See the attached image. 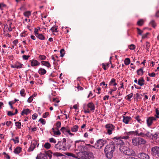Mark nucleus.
<instances>
[{
    "mask_svg": "<svg viewBox=\"0 0 159 159\" xmlns=\"http://www.w3.org/2000/svg\"><path fill=\"white\" fill-rule=\"evenodd\" d=\"M115 149V145L113 143H111L106 146L104 149V152L106 157L108 158H111L113 157V153Z\"/></svg>",
    "mask_w": 159,
    "mask_h": 159,
    "instance_id": "f257e3e1",
    "label": "nucleus"
},
{
    "mask_svg": "<svg viewBox=\"0 0 159 159\" xmlns=\"http://www.w3.org/2000/svg\"><path fill=\"white\" fill-rule=\"evenodd\" d=\"M81 140H77L75 141V152H78L81 155L82 152H84L87 151V147L86 146H84L82 144Z\"/></svg>",
    "mask_w": 159,
    "mask_h": 159,
    "instance_id": "f03ea898",
    "label": "nucleus"
},
{
    "mask_svg": "<svg viewBox=\"0 0 159 159\" xmlns=\"http://www.w3.org/2000/svg\"><path fill=\"white\" fill-rule=\"evenodd\" d=\"M120 150L121 152L128 155H133L134 154V152L133 150H131L124 146H121Z\"/></svg>",
    "mask_w": 159,
    "mask_h": 159,
    "instance_id": "7ed1b4c3",
    "label": "nucleus"
},
{
    "mask_svg": "<svg viewBox=\"0 0 159 159\" xmlns=\"http://www.w3.org/2000/svg\"><path fill=\"white\" fill-rule=\"evenodd\" d=\"M80 157L82 159H94V157L92 152H87L86 151L84 152H82Z\"/></svg>",
    "mask_w": 159,
    "mask_h": 159,
    "instance_id": "20e7f679",
    "label": "nucleus"
},
{
    "mask_svg": "<svg viewBox=\"0 0 159 159\" xmlns=\"http://www.w3.org/2000/svg\"><path fill=\"white\" fill-rule=\"evenodd\" d=\"M135 132L136 133V135L138 136H140L143 138H145L146 139H150L151 138L152 134L148 131H146L144 132H139V131L137 130L135 131Z\"/></svg>",
    "mask_w": 159,
    "mask_h": 159,
    "instance_id": "39448f33",
    "label": "nucleus"
},
{
    "mask_svg": "<svg viewBox=\"0 0 159 159\" xmlns=\"http://www.w3.org/2000/svg\"><path fill=\"white\" fill-rule=\"evenodd\" d=\"M106 143V141L102 139L98 140L93 147L97 149H101Z\"/></svg>",
    "mask_w": 159,
    "mask_h": 159,
    "instance_id": "423d86ee",
    "label": "nucleus"
},
{
    "mask_svg": "<svg viewBox=\"0 0 159 159\" xmlns=\"http://www.w3.org/2000/svg\"><path fill=\"white\" fill-rule=\"evenodd\" d=\"M55 148L57 149L61 150V151H65L67 149L66 144L61 143V141H59L57 144H55Z\"/></svg>",
    "mask_w": 159,
    "mask_h": 159,
    "instance_id": "0eeeda50",
    "label": "nucleus"
},
{
    "mask_svg": "<svg viewBox=\"0 0 159 159\" xmlns=\"http://www.w3.org/2000/svg\"><path fill=\"white\" fill-rule=\"evenodd\" d=\"M105 127L107 129V133L109 134H111L112 133V131L115 129V127L111 124H107L105 125Z\"/></svg>",
    "mask_w": 159,
    "mask_h": 159,
    "instance_id": "6e6552de",
    "label": "nucleus"
},
{
    "mask_svg": "<svg viewBox=\"0 0 159 159\" xmlns=\"http://www.w3.org/2000/svg\"><path fill=\"white\" fill-rule=\"evenodd\" d=\"M151 153L159 157V147L155 146L152 147L151 148Z\"/></svg>",
    "mask_w": 159,
    "mask_h": 159,
    "instance_id": "1a4fd4ad",
    "label": "nucleus"
},
{
    "mask_svg": "<svg viewBox=\"0 0 159 159\" xmlns=\"http://www.w3.org/2000/svg\"><path fill=\"white\" fill-rule=\"evenodd\" d=\"M156 118L153 116L149 117L146 120L148 126L150 127L152 125L153 122L154 121H156Z\"/></svg>",
    "mask_w": 159,
    "mask_h": 159,
    "instance_id": "9d476101",
    "label": "nucleus"
},
{
    "mask_svg": "<svg viewBox=\"0 0 159 159\" xmlns=\"http://www.w3.org/2000/svg\"><path fill=\"white\" fill-rule=\"evenodd\" d=\"M138 156L139 159H150V157L148 155L144 152L139 154Z\"/></svg>",
    "mask_w": 159,
    "mask_h": 159,
    "instance_id": "9b49d317",
    "label": "nucleus"
},
{
    "mask_svg": "<svg viewBox=\"0 0 159 159\" xmlns=\"http://www.w3.org/2000/svg\"><path fill=\"white\" fill-rule=\"evenodd\" d=\"M37 144V141L35 140H32L31 142L30 147L28 150V151L29 152L32 151L35 148Z\"/></svg>",
    "mask_w": 159,
    "mask_h": 159,
    "instance_id": "f8f14e48",
    "label": "nucleus"
},
{
    "mask_svg": "<svg viewBox=\"0 0 159 159\" xmlns=\"http://www.w3.org/2000/svg\"><path fill=\"white\" fill-rule=\"evenodd\" d=\"M36 159H48V157L46 154L41 153L37 155Z\"/></svg>",
    "mask_w": 159,
    "mask_h": 159,
    "instance_id": "ddd939ff",
    "label": "nucleus"
},
{
    "mask_svg": "<svg viewBox=\"0 0 159 159\" xmlns=\"http://www.w3.org/2000/svg\"><path fill=\"white\" fill-rule=\"evenodd\" d=\"M31 65L32 66H39L40 65V63L35 60H30Z\"/></svg>",
    "mask_w": 159,
    "mask_h": 159,
    "instance_id": "4468645a",
    "label": "nucleus"
},
{
    "mask_svg": "<svg viewBox=\"0 0 159 159\" xmlns=\"http://www.w3.org/2000/svg\"><path fill=\"white\" fill-rule=\"evenodd\" d=\"M132 142L134 146H136L139 145V138H133L132 139Z\"/></svg>",
    "mask_w": 159,
    "mask_h": 159,
    "instance_id": "2eb2a0df",
    "label": "nucleus"
},
{
    "mask_svg": "<svg viewBox=\"0 0 159 159\" xmlns=\"http://www.w3.org/2000/svg\"><path fill=\"white\" fill-rule=\"evenodd\" d=\"M131 117L129 116H123V121L125 124H128L129 121L131 120Z\"/></svg>",
    "mask_w": 159,
    "mask_h": 159,
    "instance_id": "dca6fc26",
    "label": "nucleus"
},
{
    "mask_svg": "<svg viewBox=\"0 0 159 159\" xmlns=\"http://www.w3.org/2000/svg\"><path fill=\"white\" fill-rule=\"evenodd\" d=\"M22 64L19 62H17L15 64L11 66V67L13 68L20 69L22 68Z\"/></svg>",
    "mask_w": 159,
    "mask_h": 159,
    "instance_id": "f3484780",
    "label": "nucleus"
},
{
    "mask_svg": "<svg viewBox=\"0 0 159 159\" xmlns=\"http://www.w3.org/2000/svg\"><path fill=\"white\" fill-rule=\"evenodd\" d=\"M87 107L88 108L90 109V111H93L95 110V106L93 103L92 102L88 103L87 105Z\"/></svg>",
    "mask_w": 159,
    "mask_h": 159,
    "instance_id": "a211bd4d",
    "label": "nucleus"
},
{
    "mask_svg": "<svg viewBox=\"0 0 159 159\" xmlns=\"http://www.w3.org/2000/svg\"><path fill=\"white\" fill-rule=\"evenodd\" d=\"M31 112V111L28 108L23 110L22 111L21 115H28Z\"/></svg>",
    "mask_w": 159,
    "mask_h": 159,
    "instance_id": "6ab92c4d",
    "label": "nucleus"
},
{
    "mask_svg": "<svg viewBox=\"0 0 159 159\" xmlns=\"http://www.w3.org/2000/svg\"><path fill=\"white\" fill-rule=\"evenodd\" d=\"M46 70L44 69L40 68L39 69L38 73L41 75H44L46 73Z\"/></svg>",
    "mask_w": 159,
    "mask_h": 159,
    "instance_id": "aec40b11",
    "label": "nucleus"
},
{
    "mask_svg": "<svg viewBox=\"0 0 159 159\" xmlns=\"http://www.w3.org/2000/svg\"><path fill=\"white\" fill-rule=\"evenodd\" d=\"M139 145L144 144L146 143V141L142 138L139 137Z\"/></svg>",
    "mask_w": 159,
    "mask_h": 159,
    "instance_id": "412c9836",
    "label": "nucleus"
},
{
    "mask_svg": "<svg viewBox=\"0 0 159 159\" xmlns=\"http://www.w3.org/2000/svg\"><path fill=\"white\" fill-rule=\"evenodd\" d=\"M41 65L44 66L48 68H49L51 66L50 63L48 61H43L41 62Z\"/></svg>",
    "mask_w": 159,
    "mask_h": 159,
    "instance_id": "4be33fe9",
    "label": "nucleus"
},
{
    "mask_svg": "<svg viewBox=\"0 0 159 159\" xmlns=\"http://www.w3.org/2000/svg\"><path fill=\"white\" fill-rule=\"evenodd\" d=\"M144 80L143 78H141L138 80V84L140 86H142L144 84Z\"/></svg>",
    "mask_w": 159,
    "mask_h": 159,
    "instance_id": "5701e85b",
    "label": "nucleus"
},
{
    "mask_svg": "<svg viewBox=\"0 0 159 159\" xmlns=\"http://www.w3.org/2000/svg\"><path fill=\"white\" fill-rule=\"evenodd\" d=\"M79 126L77 125H75L71 128V131L73 132H76L78 129Z\"/></svg>",
    "mask_w": 159,
    "mask_h": 159,
    "instance_id": "b1692460",
    "label": "nucleus"
},
{
    "mask_svg": "<svg viewBox=\"0 0 159 159\" xmlns=\"http://www.w3.org/2000/svg\"><path fill=\"white\" fill-rule=\"evenodd\" d=\"M21 150V148L20 147H18L14 149V152L16 154H18L20 152Z\"/></svg>",
    "mask_w": 159,
    "mask_h": 159,
    "instance_id": "393cba45",
    "label": "nucleus"
},
{
    "mask_svg": "<svg viewBox=\"0 0 159 159\" xmlns=\"http://www.w3.org/2000/svg\"><path fill=\"white\" fill-rule=\"evenodd\" d=\"M110 85L116 86L117 85V84L116 83V80L112 78L109 83Z\"/></svg>",
    "mask_w": 159,
    "mask_h": 159,
    "instance_id": "a878e982",
    "label": "nucleus"
},
{
    "mask_svg": "<svg viewBox=\"0 0 159 159\" xmlns=\"http://www.w3.org/2000/svg\"><path fill=\"white\" fill-rule=\"evenodd\" d=\"M137 74L139 75H143V69L141 68L137 70Z\"/></svg>",
    "mask_w": 159,
    "mask_h": 159,
    "instance_id": "bb28decb",
    "label": "nucleus"
},
{
    "mask_svg": "<svg viewBox=\"0 0 159 159\" xmlns=\"http://www.w3.org/2000/svg\"><path fill=\"white\" fill-rule=\"evenodd\" d=\"M144 22V21L143 19H140L138 21L137 24L139 26H141L143 25Z\"/></svg>",
    "mask_w": 159,
    "mask_h": 159,
    "instance_id": "cd10ccee",
    "label": "nucleus"
},
{
    "mask_svg": "<svg viewBox=\"0 0 159 159\" xmlns=\"http://www.w3.org/2000/svg\"><path fill=\"white\" fill-rule=\"evenodd\" d=\"M39 39L41 40H44L45 39L44 36L41 34H39L36 36Z\"/></svg>",
    "mask_w": 159,
    "mask_h": 159,
    "instance_id": "c85d7f7f",
    "label": "nucleus"
},
{
    "mask_svg": "<svg viewBox=\"0 0 159 159\" xmlns=\"http://www.w3.org/2000/svg\"><path fill=\"white\" fill-rule=\"evenodd\" d=\"M65 154L68 156L72 157H73L77 158V157L75 156V155L73 153L69 152H66L65 153Z\"/></svg>",
    "mask_w": 159,
    "mask_h": 159,
    "instance_id": "c756f323",
    "label": "nucleus"
},
{
    "mask_svg": "<svg viewBox=\"0 0 159 159\" xmlns=\"http://www.w3.org/2000/svg\"><path fill=\"white\" fill-rule=\"evenodd\" d=\"M158 134L157 133H155L154 134H152V137L151 139L153 140H155L157 139L158 137Z\"/></svg>",
    "mask_w": 159,
    "mask_h": 159,
    "instance_id": "7c9ffc66",
    "label": "nucleus"
},
{
    "mask_svg": "<svg viewBox=\"0 0 159 159\" xmlns=\"http://www.w3.org/2000/svg\"><path fill=\"white\" fill-rule=\"evenodd\" d=\"M125 64L126 65H128L130 63V60L129 58H127L125 59L124 61Z\"/></svg>",
    "mask_w": 159,
    "mask_h": 159,
    "instance_id": "2f4dec72",
    "label": "nucleus"
},
{
    "mask_svg": "<svg viewBox=\"0 0 159 159\" xmlns=\"http://www.w3.org/2000/svg\"><path fill=\"white\" fill-rule=\"evenodd\" d=\"M20 94L22 97H25V93L24 89H21L20 92Z\"/></svg>",
    "mask_w": 159,
    "mask_h": 159,
    "instance_id": "473e14b6",
    "label": "nucleus"
},
{
    "mask_svg": "<svg viewBox=\"0 0 159 159\" xmlns=\"http://www.w3.org/2000/svg\"><path fill=\"white\" fill-rule=\"evenodd\" d=\"M156 114L154 116L156 118H159V111L158 109L157 108L155 110Z\"/></svg>",
    "mask_w": 159,
    "mask_h": 159,
    "instance_id": "72a5a7b5",
    "label": "nucleus"
},
{
    "mask_svg": "<svg viewBox=\"0 0 159 159\" xmlns=\"http://www.w3.org/2000/svg\"><path fill=\"white\" fill-rule=\"evenodd\" d=\"M51 144L48 143H46L44 145V147L47 149H49L51 147Z\"/></svg>",
    "mask_w": 159,
    "mask_h": 159,
    "instance_id": "f704fd0d",
    "label": "nucleus"
},
{
    "mask_svg": "<svg viewBox=\"0 0 159 159\" xmlns=\"http://www.w3.org/2000/svg\"><path fill=\"white\" fill-rule=\"evenodd\" d=\"M24 15L25 16L29 17L31 15V12L29 11H25L24 13Z\"/></svg>",
    "mask_w": 159,
    "mask_h": 159,
    "instance_id": "c9c22d12",
    "label": "nucleus"
},
{
    "mask_svg": "<svg viewBox=\"0 0 159 159\" xmlns=\"http://www.w3.org/2000/svg\"><path fill=\"white\" fill-rule=\"evenodd\" d=\"M117 143L118 144H120L121 146H124L123 144H124V142L122 140H121L120 139H119L117 140Z\"/></svg>",
    "mask_w": 159,
    "mask_h": 159,
    "instance_id": "e433bc0d",
    "label": "nucleus"
},
{
    "mask_svg": "<svg viewBox=\"0 0 159 159\" xmlns=\"http://www.w3.org/2000/svg\"><path fill=\"white\" fill-rule=\"evenodd\" d=\"M39 59L40 60H45L46 58V57L44 55H40L39 57Z\"/></svg>",
    "mask_w": 159,
    "mask_h": 159,
    "instance_id": "4c0bfd02",
    "label": "nucleus"
},
{
    "mask_svg": "<svg viewBox=\"0 0 159 159\" xmlns=\"http://www.w3.org/2000/svg\"><path fill=\"white\" fill-rule=\"evenodd\" d=\"M15 125L18 128L20 129L21 128V123L19 122H16L15 123Z\"/></svg>",
    "mask_w": 159,
    "mask_h": 159,
    "instance_id": "58836bf2",
    "label": "nucleus"
},
{
    "mask_svg": "<svg viewBox=\"0 0 159 159\" xmlns=\"http://www.w3.org/2000/svg\"><path fill=\"white\" fill-rule=\"evenodd\" d=\"M133 93H131L130 94L128 95L126 97V99L128 100H130V99L133 97Z\"/></svg>",
    "mask_w": 159,
    "mask_h": 159,
    "instance_id": "ea45409f",
    "label": "nucleus"
},
{
    "mask_svg": "<svg viewBox=\"0 0 159 159\" xmlns=\"http://www.w3.org/2000/svg\"><path fill=\"white\" fill-rule=\"evenodd\" d=\"M150 47V44L148 42H147L146 43V49L147 51H148V49H149Z\"/></svg>",
    "mask_w": 159,
    "mask_h": 159,
    "instance_id": "a19ab883",
    "label": "nucleus"
},
{
    "mask_svg": "<svg viewBox=\"0 0 159 159\" xmlns=\"http://www.w3.org/2000/svg\"><path fill=\"white\" fill-rule=\"evenodd\" d=\"M150 24L154 28H155L156 26V23L155 22V21L153 20H152L150 22Z\"/></svg>",
    "mask_w": 159,
    "mask_h": 159,
    "instance_id": "79ce46f5",
    "label": "nucleus"
},
{
    "mask_svg": "<svg viewBox=\"0 0 159 159\" xmlns=\"http://www.w3.org/2000/svg\"><path fill=\"white\" fill-rule=\"evenodd\" d=\"M57 27H52V28L50 29V30H52V32H57Z\"/></svg>",
    "mask_w": 159,
    "mask_h": 159,
    "instance_id": "37998d69",
    "label": "nucleus"
},
{
    "mask_svg": "<svg viewBox=\"0 0 159 159\" xmlns=\"http://www.w3.org/2000/svg\"><path fill=\"white\" fill-rule=\"evenodd\" d=\"M129 48L131 50H134L135 48V46L133 44H131L129 46Z\"/></svg>",
    "mask_w": 159,
    "mask_h": 159,
    "instance_id": "c03bdc74",
    "label": "nucleus"
},
{
    "mask_svg": "<svg viewBox=\"0 0 159 159\" xmlns=\"http://www.w3.org/2000/svg\"><path fill=\"white\" fill-rule=\"evenodd\" d=\"M49 142L51 143H56V140L53 138H52L49 139Z\"/></svg>",
    "mask_w": 159,
    "mask_h": 159,
    "instance_id": "a18cd8bd",
    "label": "nucleus"
},
{
    "mask_svg": "<svg viewBox=\"0 0 159 159\" xmlns=\"http://www.w3.org/2000/svg\"><path fill=\"white\" fill-rule=\"evenodd\" d=\"M34 98V95H32V96L30 97L27 100V101L28 102H32L33 100V98Z\"/></svg>",
    "mask_w": 159,
    "mask_h": 159,
    "instance_id": "49530a36",
    "label": "nucleus"
},
{
    "mask_svg": "<svg viewBox=\"0 0 159 159\" xmlns=\"http://www.w3.org/2000/svg\"><path fill=\"white\" fill-rule=\"evenodd\" d=\"M64 50L63 49H61L60 51V53L61 54V57H63L64 55Z\"/></svg>",
    "mask_w": 159,
    "mask_h": 159,
    "instance_id": "de8ad7c7",
    "label": "nucleus"
},
{
    "mask_svg": "<svg viewBox=\"0 0 159 159\" xmlns=\"http://www.w3.org/2000/svg\"><path fill=\"white\" fill-rule=\"evenodd\" d=\"M12 140L15 143H18L19 142V138L18 137H16L15 139H12Z\"/></svg>",
    "mask_w": 159,
    "mask_h": 159,
    "instance_id": "09e8293b",
    "label": "nucleus"
},
{
    "mask_svg": "<svg viewBox=\"0 0 159 159\" xmlns=\"http://www.w3.org/2000/svg\"><path fill=\"white\" fill-rule=\"evenodd\" d=\"M137 31L138 34L139 35H141L143 33V31L142 30H141L139 28H137Z\"/></svg>",
    "mask_w": 159,
    "mask_h": 159,
    "instance_id": "8fccbe9b",
    "label": "nucleus"
},
{
    "mask_svg": "<svg viewBox=\"0 0 159 159\" xmlns=\"http://www.w3.org/2000/svg\"><path fill=\"white\" fill-rule=\"evenodd\" d=\"M39 121L40 122L43 124L44 125L46 123V121L45 120L42 118H40L39 120Z\"/></svg>",
    "mask_w": 159,
    "mask_h": 159,
    "instance_id": "3c124183",
    "label": "nucleus"
},
{
    "mask_svg": "<svg viewBox=\"0 0 159 159\" xmlns=\"http://www.w3.org/2000/svg\"><path fill=\"white\" fill-rule=\"evenodd\" d=\"M149 34V33L147 32L146 34H143L142 36V39H144L147 38L148 35Z\"/></svg>",
    "mask_w": 159,
    "mask_h": 159,
    "instance_id": "603ef678",
    "label": "nucleus"
},
{
    "mask_svg": "<svg viewBox=\"0 0 159 159\" xmlns=\"http://www.w3.org/2000/svg\"><path fill=\"white\" fill-rule=\"evenodd\" d=\"M27 35V34L25 32L22 33L20 34V36L22 37H25Z\"/></svg>",
    "mask_w": 159,
    "mask_h": 159,
    "instance_id": "864d4df0",
    "label": "nucleus"
},
{
    "mask_svg": "<svg viewBox=\"0 0 159 159\" xmlns=\"http://www.w3.org/2000/svg\"><path fill=\"white\" fill-rule=\"evenodd\" d=\"M135 118L136 119V120L139 122L140 123V121H141V119L139 118V116H136Z\"/></svg>",
    "mask_w": 159,
    "mask_h": 159,
    "instance_id": "5fc2aeb1",
    "label": "nucleus"
},
{
    "mask_svg": "<svg viewBox=\"0 0 159 159\" xmlns=\"http://www.w3.org/2000/svg\"><path fill=\"white\" fill-rule=\"evenodd\" d=\"M30 57V56H26L25 55H24L22 56L24 60H27L29 57Z\"/></svg>",
    "mask_w": 159,
    "mask_h": 159,
    "instance_id": "6e6d98bb",
    "label": "nucleus"
},
{
    "mask_svg": "<svg viewBox=\"0 0 159 159\" xmlns=\"http://www.w3.org/2000/svg\"><path fill=\"white\" fill-rule=\"evenodd\" d=\"M56 125L57 127V128L58 129L61 127V123L59 121H58L56 124Z\"/></svg>",
    "mask_w": 159,
    "mask_h": 159,
    "instance_id": "4d7b16f0",
    "label": "nucleus"
},
{
    "mask_svg": "<svg viewBox=\"0 0 159 159\" xmlns=\"http://www.w3.org/2000/svg\"><path fill=\"white\" fill-rule=\"evenodd\" d=\"M49 113L48 112H45V113H44L43 114V117L44 118H45L48 116L49 115Z\"/></svg>",
    "mask_w": 159,
    "mask_h": 159,
    "instance_id": "13d9d810",
    "label": "nucleus"
},
{
    "mask_svg": "<svg viewBox=\"0 0 159 159\" xmlns=\"http://www.w3.org/2000/svg\"><path fill=\"white\" fill-rule=\"evenodd\" d=\"M53 132L54 134L57 135H60L61 134V133L60 132L59 130H58L57 131H53Z\"/></svg>",
    "mask_w": 159,
    "mask_h": 159,
    "instance_id": "bf43d9fd",
    "label": "nucleus"
},
{
    "mask_svg": "<svg viewBox=\"0 0 159 159\" xmlns=\"http://www.w3.org/2000/svg\"><path fill=\"white\" fill-rule=\"evenodd\" d=\"M6 124L7 126H9L11 124V122L10 121H8L6 122Z\"/></svg>",
    "mask_w": 159,
    "mask_h": 159,
    "instance_id": "052dcab7",
    "label": "nucleus"
},
{
    "mask_svg": "<svg viewBox=\"0 0 159 159\" xmlns=\"http://www.w3.org/2000/svg\"><path fill=\"white\" fill-rule=\"evenodd\" d=\"M37 115L36 114H34L32 116V119L33 120H35L37 117Z\"/></svg>",
    "mask_w": 159,
    "mask_h": 159,
    "instance_id": "680f3d73",
    "label": "nucleus"
},
{
    "mask_svg": "<svg viewBox=\"0 0 159 159\" xmlns=\"http://www.w3.org/2000/svg\"><path fill=\"white\" fill-rule=\"evenodd\" d=\"M148 75L150 77H155L156 75L154 72H152L151 73H149L148 74Z\"/></svg>",
    "mask_w": 159,
    "mask_h": 159,
    "instance_id": "e2e57ef3",
    "label": "nucleus"
},
{
    "mask_svg": "<svg viewBox=\"0 0 159 159\" xmlns=\"http://www.w3.org/2000/svg\"><path fill=\"white\" fill-rule=\"evenodd\" d=\"M7 115L9 116H12L15 115V114L13 113L11 111H8L7 113Z\"/></svg>",
    "mask_w": 159,
    "mask_h": 159,
    "instance_id": "0e129e2a",
    "label": "nucleus"
},
{
    "mask_svg": "<svg viewBox=\"0 0 159 159\" xmlns=\"http://www.w3.org/2000/svg\"><path fill=\"white\" fill-rule=\"evenodd\" d=\"M18 43V42L17 39H16L13 42V43L14 44L15 46H16Z\"/></svg>",
    "mask_w": 159,
    "mask_h": 159,
    "instance_id": "69168bd1",
    "label": "nucleus"
},
{
    "mask_svg": "<svg viewBox=\"0 0 159 159\" xmlns=\"http://www.w3.org/2000/svg\"><path fill=\"white\" fill-rule=\"evenodd\" d=\"M77 88L78 89V90H82L83 89V88L81 87V86H80V85H78L77 87Z\"/></svg>",
    "mask_w": 159,
    "mask_h": 159,
    "instance_id": "338daca9",
    "label": "nucleus"
},
{
    "mask_svg": "<svg viewBox=\"0 0 159 159\" xmlns=\"http://www.w3.org/2000/svg\"><path fill=\"white\" fill-rule=\"evenodd\" d=\"M102 67L104 70H106L107 69V67L106 66V65L105 64H104L103 63H102Z\"/></svg>",
    "mask_w": 159,
    "mask_h": 159,
    "instance_id": "774afa93",
    "label": "nucleus"
}]
</instances>
